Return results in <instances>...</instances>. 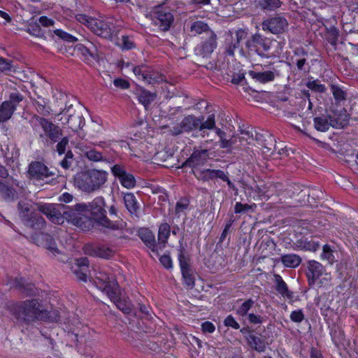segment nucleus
<instances>
[{"label": "nucleus", "instance_id": "f257e3e1", "mask_svg": "<svg viewBox=\"0 0 358 358\" xmlns=\"http://www.w3.org/2000/svg\"><path fill=\"white\" fill-rule=\"evenodd\" d=\"M94 283L97 288L106 292L116 307L124 314H130L132 310L131 301L128 299L120 297V287L113 275L105 272H99Z\"/></svg>", "mask_w": 358, "mask_h": 358}, {"label": "nucleus", "instance_id": "f03ea898", "mask_svg": "<svg viewBox=\"0 0 358 358\" xmlns=\"http://www.w3.org/2000/svg\"><path fill=\"white\" fill-rule=\"evenodd\" d=\"M86 212L90 215L89 217L92 223L94 222L103 229V231H119L124 228L126 223L122 220H112L106 215V202L102 196L94 198L91 202L85 203Z\"/></svg>", "mask_w": 358, "mask_h": 358}, {"label": "nucleus", "instance_id": "7ed1b4c3", "mask_svg": "<svg viewBox=\"0 0 358 358\" xmlns=\"http://www.w3.org/2000/svg\"><path fill=\"white\" fill-rule=\"evenodd\" d=\"M11 314L20 322L29 323L38 320H45L47 310L37 299H27L13 304L10 307Z\"/></svg>", "mask_w": 358, "mask_h": 358}, {"label": "nucleus", "instance_id": "20e7f679", "mask_svg": "<svg viewBox=\"0 0 358 358\" xmlns=\"http://www.w3.org/2000/svg\"><path fill=\"white\" fill-rule=\"evenodd\" d=\"M271 43L269 38L256 33L247 38L244 48L240 49V54L248 59L254 55H257L262 59H269L271 57L269 52Z\"/></svg>", "mask_w": 358, "mask_h": 358}, {"label": "nucleus", "instance_id": "39448f33", "mask_svg": "<svg viewBox=\"0 0 358 358\" xmlns=\"http://www.w3.org/2000/svg\"><path fill=\"white\" fill-rule=\"evenodd\" d=\"M106 181V172L92 169L78 173L74 178V185L79 189L91 193L100 189Z\"/></svg>", "mask_w": 358, "mask_h": 358}, {"label": "nucleus", "instance_id": "423d86ee", "mask_svg": "<svg viewBox=\"0 0 358 358\" xmlns=\"http://www.w3.org/2000/svg\"><path fill=\"white\" fill-rule=\"evenodd\" d=\"M86 212L85 203H76L73 206L64 204V221L66 220L82 230L89 231L93 227V224L89 217L83 215Z\"/></svg>", "mask_w": 358, "mask_h": 358}, {"label": "nucleus", "instance_id": "0eeeda50", "mask_svg": "<svg viewBox=\"0 0 358 358\" xmlns=\"http://www.w3.org/2000/svg\"><path fill=\"white\" fill-rule=\"evenodd\" d=\"M55 173L41 161H33L28 166L27 177L34 182L48 185H55L57 179L52 178Z\"/></svg>", "mask_w": 358, "mask_h": 358}, {"label": "nucleus", "instance_id": "6e6552de", "mask_svg": "<svg viewBox=\"0 0 358 358\" xmlns=\"http://www.w3.org/2000/svg\"><path fill=\"white\" fill-rule=\"evenodd\" d=\"M152 20L161 31H167L173 23L174 17L169 8L159 6L153 11Z\"/></svg>", "mask_w": 358, "mask_h": 358}, {"label": "nucleus", "instance_id": "1a4fd4ad", "mask_svg": "<svg viewBox=\"0 0 358 358\" xmlns=\"http://www.w3.org/2000/svg\"><path fill=\"white\" fill-rule=\"evenodd\" d=\"M289 23L287 19L281 15L269 17L262 23V28L264 31L273 34H280L288 29Z\"/></svg>", "mask_w": 358, "mask_h": 358}, {"label": "nucleus", "instance_id": "9d476101", "mask_svg": "<svg viewBox=\"0 0 358 358\" xmlns=\"http://www.w3.org/2000/svg\"><path fill=\"white\" fill-rule=\"evenodd\" d=\"M38 209L52 222L58 224L64 223L63 203H45L38 205Z\"/></svg>", "mask_w": 358, "mask_h": 358}, {"label": "nucleus", "instance_id": "9b49d317", "mask_svg": "<svg viewBox=\"0 0 358 358\" xmlns=\"http://www.w3.org/2000/svg\"><path fill=\"white\" fill-rule=\"evenodd\" d=\"M203 119L204 116L196 117L194 115L185 116L179 124L173 127L171 132L173 135L178 136L183 132H190L197 129Z\"/></svg>", "mask_w": 358, "mask_h": 358}, {"label": "nucleus", "instance_id": "f8f14e48", "mask_svg": "<svg viewBox=\"0 0 358 358\" xmlns=\"http://www.w3.org/2000/svg\"><path fill=\"white\" fill-rule=\"evenodd\" d=\"M34 118L38 122L44 131V135L52 143H56L63 136V131L59 126L53 124L51 121L43 117L35 115Z\"/></svg>", "mask_w": 358, "mask_h": 358}, {"label": "nucleus", "instance_id": "ddd939ff", "mask_svg": "<svg viewBox=\"0 0 358 358\" xmlns=\"http://www.w3.org/2000/svg\"><path fill=\"white\" fill-rule=\"evenodd\" d=\"M210 158L208 149L194 148L189 158L183 163L182 166H189L193 169H199V166L205 164Z\"/></svg>", "mask_w": 358, "mask_h": 358}, {"label": "nucleus", "instance_id": "4468645a", "mask_svg": "<svg viewBox=\"0 0 358 358\" xmlns=\"http://www.w3.org/2000/svg\"><path fill=\"white\" fill-rule=\"evenodd\" d=\"M349 118L347 115H345V118L343 121H338L331 116L329 118L326 117H315L313 120L314 127L316 130L319 131H327L330 127L334 128H343L348 122Z\"/></svg>", "mask_w": 358, "mask_h": 358}, {"label": "nucleus", "instance_id": "2eb2a0df", "mask_svg": "<svg viewBox=\"0 0 358 358\" xmlns=\"http://www.w3.org/2000/svg\"><path fill=\"white\" fill-rule=\"evenodd\" d=\"M112 173L119 179L121 185L127 188L131 189L136 185L134 176L126 171L124 167L121 164H115L111 168Z\"/></svg>", "mask_w": 358, "mask_h": 358}, {"label": "nucleus", "instance_id": "dca6fc26", "mask_svg": "<svg viewBox=\"0 0 358 358\" xmlns=\"http://www.w3.org/2000/svg\"><path fill=\"white\" fill-rule=\"evenodd\" d=\"M217 47V36L214 32H208L204 41L196 48V54L203 57H208Z\"/></svg>", "mask_w": 358, "mask_h": 358}, {"label": "nucleus", "instance_id": "f3484780", "mask_svg": "<svg viewBox=\"0 0 358 358\" xmlns=\"http://www.w3.org/2000/svg\"><path fill=\"white\" fill-rule=\"evenodd\" d=\"M91 25L92 28L90 30L95 34L104 38H110L112 37L114 27L111 23L95 18L92 24L91 23Z\"/></svg>", "mask_w": 358, "mask_h": 358}, {"label": "nucleus", "instance_id": "a211bd4d", "mask_svg": "<svg viewBox=\"0 0 358 358\" xmlns=\"http://www.w3.org/2000/svg\"><path fill=\"white\" fill-rule=\"evenodd\" d=\"M192 172L198 180L203 182H208L210 180L217 178H223L224 176V172L220 169H193Z\"/></svg>", "mask_w": 358, "mask_h": 358}, {"label": "nucleus", "instance_id": "6ab92c4d", "mask_svg": "<svg viewBox=\"0 0 358 358\" xmlns=\"http://www.w3.org/2000/svg\"><path fill=\"white\" fill-rule=\"evenodd\" d=\"M89 260L87 257H81L76 260V263L71 266L72 272L78 279L87 282L89 273Z\"/></svg>", "mask_w": 358, "mask_h": 358}, {"label": "nucleus", "instance_id": "aec40b11", "mask_svg": "<svg viewBox=\"0 0 358 358\" xmlns=\"http://www.w3.org/2000/svg\"><path fill=\"white\" fill-rule=\"evenodd\" d=\"M324 272V267L318 262L310 260L308 262V285L312 286L315 281L319 279Z\"/></svg>", "mask_w": 358, "mask_h": 358}, {"label": "nucleus", "instance_id": "412c9836", "mask_svg": "<svg viewBox=\"0 0 358 358\" xmlns=\"http://www.w3.org/2000/svg\"><path fill=\"white\" fill-rule=\"evenodd\" d=\"M248 33L246 30L239 29L236 31V38L227 46L226 53L229 56H234L236 49H241L240 43L242 41L247 39Z\"/></svg>", "mask_w": 358, "mask_h": 358}, {"label": "nucleus", "instance_id": "4be33fe9", "mask_svg": "<svg viewBox=\"0 0 358 358\" xmlns=\"http://www.w3.org/2000/svg\"><path fill=\"white\" fill-rule=\"evenodd\" d=\"M124 202L130 215L136 217H140V204L133 193H126L124 195Z\"/></svg>", "mask_w": 358, "mask_h": 358}, {"label": "nucleus", "instance_id": "5701e85b", "mask_svg": "<svg viewBox=\"0 0 358 358\" xmlns=\"http://www.w3.org/2000/svg\"><path fill=\"white\" fill-rule=\"evenodd\" d=\"M12 286L17 288L24 296H34L36 294V289L33 284L27 283L24 278H15Z\"/></svg>", "mask_w": 358, "mask_h": 358}, {"label": "nucleus", "instance_id": "b1692460", "mask_svg": "<svg viewBox=\"0 0 358 358\" xmlns=\"http://www.w3.org/2000/svg\"><path fill=\"white\" fill-rule=\"evenodd\" d=\"M138 236L152 252L158 250L159 246L156 243L155 235L148 229H141L138 231Z\"/></svg>", "mask_w": 358, "mask_h": 358}, {"label": "nucleus", "instance_id": "393cba45", "mask_svg": "<svg viewBox=\"0 0 358 358\" xmlns=\"http://www.w3.org/2000/svg\"><path fill=\"white\" fill-rule=\"evenodd\" d=\"M67 123L73 131L81 129L85 124V120L80 110H77L73 113L68 114Z\"/></svg>", "mask_w": 358, "mask_h": 358}, {"label": "nucleus", "instance_id": "a878e982", "mask_svg": "<svg viewBox=\"0 0 358 358\" xmlns=\"http://www.w3.org/2000/svg\"><path fill=\"white\" fill-rule=\"evenodd\" d=\"M215 128V116L214 114L209 115L206 120L199 124L198 130L200 132V136L203 138H207L209 136L208 130H213Z\"/></svg>", "mask_w": 358, "mask_h": 358}, {"label": "nucleus", "instance_id": "bb28decb", "mask_svg": "<svg viewBox=\"0 0 358 358\" xmlns=\"http://www.w3.org/2000/svg\"><path fill=\"white\" fill-rule=\"evenodd\" d=\"M275 289L284 298L292 300L294 297L293 292L289 290L286 282L282 280V277L278 274L274 275Z\"/></svg>", "mask_w": 358, "mask_h": 358}, {"label": "nucleus", "instance_id": "cd10ccee", "mask_svg": "<svg viewBox=\"0 0 358 358\" xmlns=\"http://www.w3.org/2000/svg\"><path fill=\"white\" fill-rule=\"evenodd\" d=\"M25 226L30 227L35 230H41L45 226V221L43 217L38 213H35L30 216L24 222Z\"/></svg>", "mask_w": 358, "mask_h": 358}, {"label": "nucleus", "instance_id": "c85d7f7f", "mask_svg": "<svg viewBox=\"0 0 358 358\" xmlns=\"http://www.w3.org/2000/svg\"><path fill=\"white\" fill-rule=\"evenodd\" d=\"M17 209L20 217L23 222H24L30 216L36 212L32 207L31 203L25 201H20L17 204Z\"/></svg>", "mask_w": 358, "mask_h": 358}, {"label": "nucleus", "instance_id": "c756f323", "mask_svg": "<svg viewBox=\"0 0 358 358\" xmlns=\"http://www.w3.org/2000/svg\"><path fill=\"white\" fill-rule=\"evenodd\" d=\"M171 227L169 224L163 223L160 224L158 231V246L159 249H162L165 246L168 238L170 235Z\"/></svg>", "mask_w": 358, "mask_h": 358}, {"label": "nucleus", "instance_id": "7c9ffc66", "mask_svg": "<svg viewBox=\"0 0 358 358\" xmlns=\"http://www.w3.org/2000/svg\"><path fill=\"white\" fill-rule=\"evenodd\" d=\"M39 238L44 242L43 247L52 253L53 255L59 253L52 236L48 234L41 233L39 234Z\"/></svg>", "mask_w": 358, "mask_h": 358}, {"label": "nucleus", "instance_id": "2f4dec72", "mask_svg": "<svg viewBox=\"0 0 358 358\" xmlns=\"http://www.w3.org/2000/svg\"><path fill=\"white\" fill-rule=\"evenodd\" d=\"M248 73L252 77V78L262 83L272 81L275 78L273 72L271 71L264 72H255L254 71H250Z\"/></svg>", "mask_w": 358, "mask_h": 358}, {"label": "nucleus", "instance_id": "473e14b6", "mask_svg": "<svg viewBox=\"0 0 358 358\" xmlns=\"http://www.w3.org/2000/svg\"><path fill=\"white\" fill-rule=\"evenodd\" d=\"M282 2L280 0H259L258 5L263 10L275 11L280 8Z\"/></svg>", "mask_w": 358, "mask_h": 358}, {"label": "nucleus", "instance_id": "72a5a7b5", "mask_svg": "<svg viewBox=\"0 0 358 358\" xmlns=\"http://www.w3.org/2000/svg\"><path fill=\"white\" fill-rule=\"evenodd\" d=\"M191 32L196 34H204L206 36H208V32H214L211 30L207 23L202 21H195L191 24Z\"/></svg>", "mask_w": 358, "mask_h": 358}, {"label": "nucleus", "instance_id": "f704fd0d", "mask_svg": "<svg viewBox=\"0 0 358 358\" xmlns=\"http://www.w3.org/2000/svg\"><path fill=\"white\" fill-rule=\"evenodd\" d=\"M15 196V190L0 180V196L5 200L12 201Z\"/></svg>", "mask_w": 358, "mask_h": 358}, {"label": "nucleus", "instance_id": "c9c22d12", "mask_svg": "<svg viewBox=\"0 0 358 358\" xmlns=\"http://www.w3.org/2000/svg\"><path fill=\"white\" fill-rule=\"evenodd\" d=\"M281 261L285 266L295 268L300 264L301 259L297 255L288 254L282 255L281 257Z\"/></svg>", "mask_w": 358, "mask_h": 358}, {"label": "nucleus", "instance_id": "e433bc0d", "mask_svg": "<svg viewBox=\"0 0 358 358\" xmlns=\"http://www.w3.org/2000/svg\"><path fill=\"white\" fill-rule=\"evenodd\" d=\"M248 340L250 345L254 350L259 352H264L265 350V341L262 338L251 334L248 336Z\"/></svg>", "mask_w": 358, "mask_h": 358}, {"label": "nucleus", "instance_id": "4c0bfd02", "mask_svg": "<svg viewBox=\"0 0 358 358\" xmlns=\"http://www.w3.org/2000/svg\"><path fill=\"white\" fill-rule=\"evenodd\" d=\"M34 104L37 112L43 115H48L50 113V108L48 106L46 100L41 96H38V99L34 100Z\"/></svg>", "mask_w": 358, "mask_h": 358}, {"label": "nucleus", "instance_id": "58836bf2", "mask_svg": "<svg viewBox=\"0 0 358 358\" xmlns=\"http://www.w3.org/2000/svg\"><path fill=\"white\" fill-rule=\"evenodd\" d=\"M146 76H144L143 80L149 84H154L161 83L164 80V77L162 74L156 73L148 67Z\"/></svg>", "mask_w": 358, "mask_h": 358}, {"label": "nucleus", "instance_id": "ea45409f", "mask_svg": "<svg viewBox=\"0 0 358 358\" xmlns=\"http://www.w3.org/2000/svg\"><path fill=\"white\" fill-rule=\"evenodd\" d=\"M156 98V94L152 93L148 90H142L138 96V99L140 103H141L145 107H147Z\"/></svg>", "mask_w": 358, "mask_h": 358}, {"label": "nucleus", "instance_id": "a19ab883", "mask_svg": "<svg viewBox=\"0 0 358 358\" xmlns=\"http://www.w3.org/2000/svg\"><path fill=\"white\" fill-rule=\"evenodd\" d=\"M275 139L271 134H267L264 140L263 152L272 155L275 150Z\"/></svg>", "mask_w": 358, "mask_h": 358}, {"label": "nucleus", "instance_id": "79ce46f5", "mask_svg": "<svg viewBox=\"0 0 358 358\" xmlns=\"http://www.w3.org/2000/svg\"><path fill=\"white\" fill-rule=\"evenodd\" d=\"M184 285L188 289H192L195 285V277L192 268L182 271Z\"/></svg>", "mask_w": 358, "mask_h": 358}, {"label": "nucleus", "instance_id": "37998d69", "mask_svg": "<svg viewBox=\"0 0 358 358\" xmlns=\"http://www.w3.org/2000/svg\"><path fill=\"white\" fill-rule=\"evenodd\" d=\"M24 99V96L18 92H14L10 94L9 99L8 101H5L7 102L9 107H12V110L15 111L16 108L22 102Z\"/></svg>", "mask_w": 358, "mask_h": 358}, {"label": "nucleus", "instance_id": "c03bdc74", "mask_svg": "<svg viewBox=\"0 0 358 358\" xmlns=\"http://www.w3.org/2000/svg\"><path fill=\"white\" fill-rule=\"evenodd\" d=\"M26 31L31 35L38 38H44V31L41 29L38 22H31L29 23Z\"/></svg>", "mask_w": 358, "mask_h": 358}, {"label": "nucleus", "instance_id": "a18cd8bd", "mask_svg": "<svg viewBox=\"0 0 358 358\" xmlns=\"http://www.w3.org/2000/svg\"><path fill=\"white\" fill-rule=\"evenodd\" d=\"M12 107H9L7 102L3 101L0 106V122H3L9 120L14 111Z\"/></svg>", "mask_w": 358, "mask_h": 358}, {"label": "nucleus", "instance_id": "49530a36", "mask_svg": "<svg viewBox=\"0 0 358 358\" xmlns=\"http://www.w3.org/2000/svg\"><path fill=\"white\" fill-rule=\"evenodd\" d=\"M115 252L114 250L108 247L105 245L98 246L96 249V254L102 258L109 259L112 256H113Z\"/></svg>", "mask_w": 358, "mask_h": 358}, {"label": "nucleus", "instance_id": "de8ad7c7", "mask_svg": "<svg viewBox=\"0 0 358 358\" xmlns=\"http://www.w3.org/2000/svg\"><path fill=\"white\" fill-rule=\"evenodd\" d=\"M334 250L331 249L330 245H324L322 248V253L321 255L323 259H326L328 262L332 264L336 260L334 255Z\"/></svg>", "mask_w": 358, "mask_h": 358}, {"label": "nucleus", "instance_id": "09e8293b", "mask_svg": "<svg viewBox=\"0 0 358 358\" xmlns=\"http://www.w3.org/2000/svg\"><path fill=\"white\" fill-rule=\"evenodd\" d=\"M256 204L253 203L252 205H249L247 203L243 204L241 202H237L235 204L234 207V213L236 214L239 213H245L250 210L254 211V209L256 208Z\"/></svg>", "mask_w": 358, "mask_h": 358}, {"label": "nucleus", "instance_id": "8fccbe9b", "mask_svg": "<svg viewBox=\"0 0 358 358\" xmlns=\"http://www.w3.org/2000/svg\"><path fill=\"white\" fill-rule=\"evenodd\" d=\"M331 90L334 95V99L337 101H341L346 99V93L340 87L336 85H331Z\"/></svg>", "mask_w": 358, "mask_h": 358}, {"label": "nucleus", "instance_id": "3c124183", "mask_svg": "<svg viewBox=\"0 0 358 358\" xmlns=\"http://www.w3.org/2000/svg\"><path fill=\"white\" fill-rule=\"evenodd\" d=\"M178 259L180 263V266L181 269V272L185 270H189L191 268L189 264V258L187 256H185L183 253V251L181 250L180 253L178 254Z\"/></svg>", "mask_w": 358, "mask_h": 358}, {"label": "nucleus", "instance_id": "603ef678", "mask_svg": "<svg viewBox=\"0 0 358 358\" xmlns=\"http://www.w3.org/2000/svg\"><path fill=\"white\" fill-rule=\"evenodd\" d=\"M254 303L255 301L252 299H248L237 309V313L241 316L245 315Z\"/></svg>", "mask_w": 358, "mask_h": 358}, {"label": "nucleus", "instance_id": "864d4df0", "mask_svg": "<svg viewBox=\"0 0 358 358\" xmlns=\"http://www.w3.org/2000/svg\"><path fill=\"white\" fill-rule=\"evenodd\" d=\"M189 200L185 198L180 199L176 204L175 213L179 217L189 206Z\"/></svg>", "mask_w": 358, "mask_h": 358}, {"label": "nucleus", "instance_id": "5fc2aeb1", "mask_svg": "<svg viewBox=\"0 0 358 358\" xmlns=\"http://www.w3.org/2000/svg\"><path fill=\"white\" fill-rule=\"evenodd\" d=\"M59 140L56 145V151L61 155L65 153L66 146L69 145V138L68 136H62Z\"/></svg>", "mask_w": 358, "mask_h": 358}, {"label": "nucleus", "instance_id": "6e6d98bb", "mask_svg": "<svg viewBox=\"0 0 358 358\" xmlns=\"http://www.w3.org/2000/svg\"><path fill=\"white\" fill-rule=\"evenodd\" d=\"M85 155L88 159L93 162H99L103 159L102 154L94 149L87 150Z\"/></svg>", "mask_w": 358, "mask_h": 358}, {"label": "nucleus", "instance_id": "4d7b16f0", "mask_svg": "<svg viewBox=\"0 0 358 358\" xmlns=\"http://www.w3.org/2000/svg\"><path fill=\"white\" fill-rule=\"evenodd\" d=\"M307 87L316 92L324 93L326 91L324 85L320 83L317 80H313L307 83Z\"/></svg>", "mask_w": 358, "mask_h": 358}, {"label": "nucleus", "instance_id": "13d9d810", "mask_svg": "<svg viewBox=\"0 0 358 358\" xmlns=\"http://www.w3.org/2000/svg\"><path fill=\"white\" fill-rule=\"evenodd\" d=\"M54 33L59 38H60L61 39H62L65 41L74 42V41H77V38L75 36L62 31V29H56L54 31Z\"/></svg>", "mask_w": 358, "mask_h": 358}, {"label": "nucleus", "instance_id": "bf43d9fd", "mask_svg": "<svg viewBox=\"0 0 358 358\" xmlns=\"http://www.w3.org/2000/svg\"><path fill=\"white\" fill-rule=\"evenodd\" d=\"M73 155L71 150H69L64 159L60 162V165L65 169H68L71 167L73 162Z\"/></svg>", "mask_w": 358, "mask_h": 358}, {"label": "nucleus", "instance_id": "052dcab7", "mask_svg": "<svg viewBox=\"0 0 358 358\" xmlns=\"http://www.w3.org/2000/svg\"><path fill=\"white\" fill-rule=\"evenodd\" d=\"M76 17L79 22L85 24L90 29L92 28L91 22L92 23L95 20V18L90 17L85 14H78Z\"/></svg>", "mask_w": 358, "mask_h": 358}, {"label": "nucleus", "instance_id": "680f3d73", "mask_svg": "<svg viewBox=\"0 0 358 358\" xmlns=\"http://www.w3.org/2000/svg\"><path fill=\"white\" fill-rule=\"evenodd\" d=\"M304 314L301 310L292 311L290 315V319L292 322L300 323L304 320Z\"/></svg>", "mask_w": 358, "mask_h": 358}, {"label": "nucleus", "instance_id": "e2e57ef3", "mask_svg": "<svg viewBox=\"0 0 358 358\" xmlns=\"http://www.w3.org/2000/svg\"><path fill=\"white\" fill-rule=\"evenodd\" d=\"M237 138L236 137H231L230 139H223L222 141L220 143V148H226L228 150H230L234 145L236 143Z\"/></svg>", "mask_w": 358, "mask_h": 358}, {"label": "nucleus", "instance_id": "0e129e2a", "mask_svg": "<svg viewBox=\"0 0 358 358\" xmlns=\"http://www.w3.org/2000/svg\"><path fill=\"white\" fill-rule=\"evenodd\" d=\"M319 247L320 244L318 242H315L313 240L308 241L306 238L303 243V248L310 251H316Z\"/></svg>", "mask_w": 358, "mask_h": 358}, {"label": "nucleus", "instance_id": "69168bd1", "mask_svg": "<svg viewBox=\"0 0 358 358\" xmlns=\"http://www.w3.org/2000/svg\"><path fill=\"white\" fill-rule=\"evenodd\" d=\"M224 325L227 327H232L234 329H238L240 328L239 324L235 320L233 316L229 315L224 320Z\"/></svg>", "mask_w": 358, "mask_h": 358}, {"label": "nucleus", "instance_id": "338daca9", "mask_svg": "<svg viewBox=\"0 0 358 358\" xmlns=\"http://www.w3.org/2000/svg\"><path fill=\"white\" fill-rule=\"evenodd\" d=\"M78 50L86 58L88 59L89 57H94V54L93 52L90 50L89 48H86L85 46L83 45H78L77 46Z\"/></svg>", "mask_w": 358, "mask_h": 358}, {"label": "nucleus", "instance_id": "774afa93", "mask_svg": "<svg viewBox=\"0 0 358 358\" xmlns=\"http://www.w3.org/2000/svg\"><path fill=\"white\" fill-rule=\"evenodd\" d=\"M148 70V66L145 65L136 66L133 69V72L136 76H141L142 79H143L144 76H146V71Z\"/></svg>", "mask_w": 358, "mask_h": 358}]
</instances>
